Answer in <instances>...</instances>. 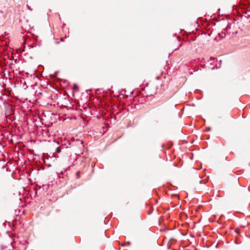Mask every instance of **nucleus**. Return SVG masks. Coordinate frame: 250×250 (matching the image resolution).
Listing matches in <instances>:
<instances>
[{
    "mask_svg": "<svg viewBox=\"0 0 250 250\" xmlns=\"http://www.w3.org/2000/svg\"><path fill=\"white\" fill-rule=\"evenodd\" d=\"M18 62V61L17 59L12 60L11 62L9 63V68L10 69H12L13 65L16 64Z\"/></svg>",
    "mask_w": 250,
    "mask_h": 250,
    "instance_id": "obj_1",
    "label": "nucleus"
},
{
    "mask_svg": "<svg viewBox=\"0 0 250 250\" xmlns=\"http://www.w3.org/2000/svg\"><path fill=\"white\" fill-rule=\"evenodd\" d=\"M231 26V23H228L227 26L225 28V31L227 32V34H230V32L229 31V30L230 29Z\"/></svg>",
    "mask_w": 250,
    "mask_h": 250,
    "instance_id": "obj_2",
    "label": "nucleus"
},
{
    "mask_svg": "<svg viewBox=\"0 0 250 250\" xmlns=\"http://www.w3.org/2000/svg\"><path fill=\"white\" fill-rule=\"evenodd\" d=\"M21 83L23 84L22 87L24 89H26L28 88V86L26 85V83L24 79L21 80Z\"/></svg>",
    "mask_w": 250,
    "mask_h": 250,
    "instance_id": "obj_3",
    "label": "nucleus"
},
{
    "mask_svg": "<svg viewBox=\"0 0 250 250\" xmlns=\"http://www.w3.org/2000/svg\"><path fill=\"white\" fill-rule=\"evenodd\" d=\"M176 242V240H175V239L173 238H171L168 241V244H167V248L168 249H170V246L169 245V243H171V244H173V243H175V242Z\"/></svg>",
    "mask_w": 250,
    "mask_h": 250,
    "instance_id": "obj_4",
    "label": "nucleus"
},
{
    "mask_svg": "<svg viewBox=\"0 0 250 250\" xmlns=\"http://www.w3.org/2000/svg\"><path fill=\"white\" fill-rule=\"evenodd\" d=\"M197 178H198V179L197 180L196 182H199V183L200 184H205L206 183L205 180H200L201 178H200V176H198Z\"/></svg>",
    "mask_w": 250,
    "mask_h": 250,
    "instance_id": "obj_5",
    "label": "nucleus"
},
{
    "mask_svg": "<svg viewBox=\"0 0 250 250\" xmlns=\"http://www.w3.org/2000/svg\"><path fill=\"white\" fill-rule=\"evenodd\" d=\"M73 89H75L76 90H79V86H78V85L76 83H74L73 84Z\"/></svg>",
    "mask_w": 250,
    "mask_h": 250,
    "instance_id": "obj_6",
    "label": "nucleus"
},
{
    "mask_svg": "<svg viewBox=\"0 0 250 250\" xmlns=\"http://www.w3.org/2000/svg\"><path fill=\"white\" fill-rule=\"evenodd\" d=\"M56 152L57 153H60L61 152V148L60 146H58L56 148Z\"/></svg>",
    "mask_w": 250,
    "mask_h": 250,
    "instance_id": "obj_7",
    "label": "nucleus"
},
{
    "mask_svg": "<svg viewBox=\"0 0 250 250\" xmlns=\"http://www.w3.org/2000/svg\"><path fill=\"white\" fill-rule=\"evenodd\" d=\"M130 244H131V243L130 242L128 241V242H126L125 244H122V246H123V247H125V246H130Z\"/></svg>",
    "mask_w": 250,
    "mask_h": 250,
    "instance_id": "obj_8",
    "label": "nucleus"
},
{
    "mask_svg": "<svg viewBox=\"0 0 250 250\" xmlns=\"http://www.w3.org/2000/svg\"><path fill=\"white\" fill-rule=\"evenodd\" d=\"M106 127L105 126L102 127V129L103 130V134L107 132V130L106 129Z\"/></svg>",
    "mask_w": 250,
    "mask_h": 250,
    "instance_id": "obj_9",
    "label": "nucleus"
},
{
    "mask_svg": "<svg viewBox=\"0 0 250 250\" xmlns=\"http://www.w3.org/2000/svg\"><path fill=\"white\" fill-rule=\"evenodd\" d=\"M235 231L237 234H239L240 233V229L239 228H236L235 229Z\"/></svg>",
    "mask_w": 250,
    "mask_h": 250,
    "instance_id": "obj_10",
    "label": "nucleus"
},
{
    "mask_svg": "<svg viewBox=\"0 0 250 250\" xmlns=\"http://www.w3.org/2000/svg\"><path fill=\"white\" fill-rule=\"evenodd\" d=\"M27 7H28V9L29 10H30V11H32V9L31 8V7H30V6H28V5H27Z\"/></svg>",
    "mask_w": 250,
    "mask_h": 250,
    "instance_id": "obj_11",
    "label": "nucleus"
},
{
    "mask_svg": "<svg viewBox=\"0 0 250 250\" xmlns=\"http://www.w3.org/2000/svg\"><path fill=\"white\" fill-rule=\"evenodd\" d=\"M210 127H208L206 129V131H209L210 130Z\"/></svg>",
    "mask_w": 250,
    "mask_h": 250,
    "instance_id": "obj_12",
    "label": "nucleus"
},
{
    "mask_svg": "<svg viewBox=\"0 0 250 250\" xmlns=\"http://www.w3.org/2000/svg\"><path fill=\"white\" fill-rule=\"evenodd\" d=\"M28 46H29V47H31V48H33V47H34V46H33V45H32V44H29V45H28Z\"/></svg>",
    "mask_w": 250,
    "mask_h": 250,
    "instance_id": "obj_13",
    "label": "nucleus"
},
{
    "mask_svg": "<svg viewBox=\"0 0 250 250\" xmlns=\"http://www.w3.org/2000/svg\"><path fill=\"white\" fill-rule=\"evenodd\" d=\"M196 188V189H197V190H200V189H201V188H199V187H196V188Z\"/></svg>",
    "mask_w": 250,
    "mask_h": 250,
    "instance_id": "obj_14",
    "label": "nucleus"
},
{
    "mask_svg": "<svg viewBox=\"0 0 250 250\" xmlns=\"http://www.w3.org/2000/svg\"><path fill=\"white\" fill-rule=\"evenodd\" d=\"M237 33H238V31H236L235 32L232 33L233 34H235V35H236Z\"/></svg>",
    "mask_w": 250,
    "mask_h": 250,
    "instance_id": "obj_15",
    "label": "nucleus"
},
{
    "mask_svg": "<svg viewBox=\"0 0 250 250\" xmlns=\"http://www.w3.org/2000/svg\"><path fill=\"white\" fill-rule=\"evenodd\" d=\"M6 167V166L4 165L2 167V169H4Z\"/></svg>",
    "mask_w": 250,
    "mask_h": 250,
    "instance_id": "obj_16",
    "label": "nucleus"
},
{
    "mask_svg": "<svg viewBox=\"0 0 250 250\" xmlns=\"http://www.w3.org/2000/svg\"><path fill=\"white\" fill-rule=\"evenodd\" d=\"M226 35V33H224V36L222 37V38H223L225 37Z\"/></svg>",
    "mask_w": 250,
    "mask_h": 250,
    "instance_id": "obj_17",
    "label": "nucleus"
},
{
    "mask_svg": "<svg viewBox=\"0 0 250 250\" xmlns=\"http://www.w3.org/2000/svg\"><path fill=\"white\" fill-rule=\"evenodd\" d=\"M173 36L177 37V34L176 33L174 34Z\"/></svg>",
    "mask_w": 250,
    "mask_h": 250,
    "instance_id": "obj_18",
    "label": "nucleus"
},
{
    "mask_svg": "<svg viewBox=\"0 0 250 250\" xmlns=\"http://www.w3.org/2000/svg\"><path fill=\"white\" fill-rule=\"evenodd\" d=\"M164 144H162V147L164 148Z\"/></svg>",
    "mask_w": 250,
    "mask_h": 250,
    "instance_id": "obj_19",
    "label": "nucleus"
},
{
    "mask_svg": "<svg viewBox=\"0 0 250 250\" xmlns=\"http://www.w3.org/2000/svg\"><path fill=\"white\" fill-rule=\"evenodd\" d=\"M89 90H90V89H89V90H85V91H86V92H88V91H89Z\"/></svg>",
    "mask_w": 250,
    "mask_h": 250,
    "instance_id": "obj_20",
    "label": "nucleus"
},
{
    "mask_svg": "<svg viewBox=\"0 0 250 250\" xmlns=\"http://www.w3.org/2000/svg\"><path fill=\"white\" fill-rule=\"evenodd\" d=\"M1 145V142H0V146Z\"/></svg>",
    "mask_w": 250,
    "mask_h": 250,
    "instance_id": "obj_21",
    "label": "nucleus"
}]
</instances>
